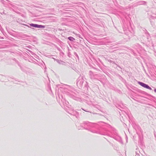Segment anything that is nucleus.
Returning a JSON list of instances; mask_svg holds the SVG:
<instances>
[{"label": "nucleus", "instance_id": "f257e3e1", "mask_svg": "<svg viewBox=\"0 0 156 156\" xmlns=\"http://www.w3.org/2000/svg\"><path fill=\"white\" fill-rule=\"evenodd\" d=\"M91 132L96 133H98L100 134L103 135H106L108 136H109L111 137H113L116 140H117V139L115 138V137H114L113 136V134L117 135L118 133L117 131L115 129H114L112 131H111V132H109V131L105 132L102 133L101 132H100L97 131L93 130H90Z\"/></svg>", "mask_w": 156, "mask_h": 156}, {"label": "nucleus", "instance_id": "f03ea898", "mask_svg": "<svg viewBox=\"0 0 156 156\" xmlns=\"http://www.w3.org/2000/svg\"><path fill=\"white\" fill-rule=\"evenodd\" d=\"M84 80L82 76H80L77 80L76 84L79 88L80 89L82 87Z\"/></svg>", "mask_w": 156, "mask_h": 156}, {"label": "nucleus", "instance_id": "7ed1b4c3", "mask_svg": "<svg viewBox=\"0 0 156 156\" xmlns=\"http://www.w3.org/2000/svg\"><path fill=\"white\" fill-rule=\"evenodd\" d=\"M58 94L59 98L61 99V102L64 105L68 107L69 104V102L66 100L64 97L61 94L60 95L59 94Z\"/></svg>", "mask_w": 156, "mask_h": 156}, {"label": "nucleus", "instance_id": "20e7f679", "mask_svg": "<svg viewBox=\"0 0 156 156\" xmlns=\"http://www.w3.org/2000/svg\"><path fill=\"white\" fill-rule=\"evenodd\" d=\"M90 122L88 121H84L83 122V123H81L80 126H82L83 129L88 130V127L89 126H90Z\"/></svg>", "mask_w": 156, "mask_h": 156}, {"label": "nucleus", "instance_id": "39448f33", "mask_svg": "<svg viewBox=\"0 0 156 156\" xmlns=\"http://www.w3.org/2000/svg\"><path fill=\"white\" fill-rule=\"evenodd\" d=\"M29 25L31 27H33L35 28H44L45 27V26L41 25H38L36 24H34V23H30L29 24Z\"/></svg>", "mask_w": 156, "mask_h": 156}, {"label": "nucleus", "instance_id": "423d86ee", "mask_svg": "<svg viewBox=\"0 0 156 156\" xmlns=\"http://www.w3.org/2000/svg\"><path fill=\"white\" fill-rule=\"evenodd\" d=\"M138 83L140 85H141V86L144 87V88L149 89L150 90H152L151 88L148 85L143 82H138Z\"/></svg>", "mask_w": 156, "mask_h": 156}, {"label": "nucleus", "instance_id": "0eeeda50", "mask_svg": "<svg viewBox=\"0 0 156 156\" xmlns=\"http://www.w3.org/2000/svg\"><path fill=\"white\" fill-rule=\"evenodd\" d=\"M91 79H95L97 77V75H94L93 73L91 71H89Z\"/></svg>", "mask_w": 156, "mask_h": 156}, {"label": "nucleus", "instance_id": "6e6552de", "mask_svg": "<svg viewBox=\"0 0 156 156\" xmlns=\"http://www.w3.org/2000/svg\"><path fill=\"white\" fill-rule=\"evenodd\" d=\"M90 126H89L88 127V130H89V129H90V128H93L97 126V125L96 124L92 123H90Z\"/></svg>", "mask_w": 156, "mask_h": 156}, {"label": "nucleus", "instance_id": "1a4fd4ad", "mask_svg": "<svg viewBox=\"0 0 156 156\" xmlns=\"http://www.w3.org/2000/svg\"><path fill=\"white\" fill-rule=\"evenodd\" d=\"M55 61H56L59 64L62 65H65V62L61 60H60L58 59L54 58Z\"/></svg>", "mask_w": 156, "mask_h": 156}, {"label": "nucleus", "instance_id": "9d476101", "mask_svg": "<svg viewBox=\"0 0 156 156\" xmlns=\"http://www.w3.org/2000/svg\"><path fill=\"white\" fill-rule=\"evenodd\" d=\"M72 98L75 100H76L78 101H80L81 100V98H79L77 97L74 96H72Z\"/></svg>", "mask_w": 156, "mask_h": 156}, {"label": "nucleus", "instance_id": "9b49d317", "mask_svg": "<svg viewBox=\"0 0 156 156\" xmlns=\"http://www.w3.org/2000/svg\"><path fill=\"white\" fill-rule=\"evenodd\" d=\"M138 5H145L146 4V2L144 1H140L137 2Z\"/></svg>", "mask_w": 156, "mask_h": 156}, {"label": "nucleus", "instance_id": "f8f14e48", "mask_svg": "<svg viewBox=\"0 0 156 156\" xmlns=\"http://www.w3.org/2000/svg\"><path fill=\"white\" fill-rule=\"evenodd\" d=\"M68 39L71 41H73L75 40V39L72 37H68Z\"/></svg>", "mask_w": 156, "mask_h": 156}, {"label": "nucleus", "instance_id": "ddd939ff", "mask_svg": "<svg viewBox=\"0 0 156 156\" xmlns=\"http://www.w3.org/2000/svg\"><path fill=\"white\" fill-rule=\"evenodd\" d=\"M119 141L122 144L123 143V142H122V139L121 138L119 137Z\"/></svg>", "mask_w": 156, "mask_h": 156}, {"label": "nucleus", "instance_id": "4468645a", "mask_svg": "<svg viewBox=\"0 0 156 156\" xmlns=\"http://www.w3.org/2000/svg\"><path fill=\"white\" fill-rule=\"evenodd\" d=\"M146 34L147 35V39H149V36H150L149 35V33L147 32H147H146Z\"/></svg>", "mask_w": 156, "mask_h": 156}, {"label": "nucleus", "instance_id": "2eb2a0df", "mask_svg": "<svg viewBox=\"0 0 156 156\" xmlns=\"http://www.w3.org/2000/svg\"><path fill=\"white\" fill-rule=\"evenodd\" d=\"M24 25L25 26H26L27 27H28L29 28H32V29H34V28H32L31 27H30L27 24H24Z\"/></svg>", "mask_w": 156, "mask_h": 156}, {"label": "nucleus", "instance_id": "dca6fc26", "mask_svg": "<svg viewBox=\"0 0 156 156\" xmlns=\"http://www.w3.org/2000/svg\"><path fill=\"white\" fill-rule=\"evenodd\" d=\"M74 54L77 58H79V56H78V55L76 52H75L74 53Z\"/></svg>", "mask_w": 156, "mask_h": 156}, {"label": "nucleus", "instance_id": "f3484780", "mask_svg": "<svg viewBox=\"0 0 156 156\" xmlns=\"http://www.w3.org/2000/svg\"><path fill=\"white\" fill-rule=\"evenodd\" d=\"M81 109H82L83 110V111H85V112H89L91 113V112H90V111H87V110H84V109H83V108H81Z\"/></svg>", "mask_w": 156, "mask_h": 156}, {"label": "nucleus", "instance_id": "a211bd4d", "mask_svg": "<svg viewBox=\"0 0 156 156\" xmlns=\"http://www.w3.org/2000/svg\"><path fill=\"white\" fill-rule=\"evenodd\" d=\"M108 61L110 62H112L113 63H115V62L111 60H108Z\"/></svg>", "mask_w": 156, "mask_h": 156}, {"label": "nucleus", "instance_id": "6ab92c4d", "mask_svg": "<svg viewBox=\"0 0 156 156\" xmlns=\"http://www.w3.org/2000/svg\"><path fill=\"white\" fill-rule=\"evenodd\" d=\"M135 156H140V155L137 153H136Z\"/></svg>", "mask_w": 156, "mask_h": 156}, {"label": "nucleus", "instance_id": "aec40b11", "mask_svg": "<svg viewBox=\"0 0 156 156\" xmlns=\"http://www.w3.org/2000/svg\"><path fill=\"white\" fill-rule=\"evenodd\" d=\"M154 91L155 92H156V89H154Z\"/></svg>", "mask_w": 156, "mask_h": 156}, {"label": "nucleus", "instance_id": "412c9836", "mask_svg": "<svg viewBox=\"0 0 156 156\" xmlns=\"http://www.w3.org/2000/svg\"><path fill=\"white\" fill-rule=\"evenodd\" d=\"M151 24L152 25V26H153V25L154 24V23H152L151 22Z\"/></svg>", "mask_w": 156, "mask_h": 156}, {"label": "nucleus", "instance_id": "4be33fe9", "mask_svg": "<svg viewBox=\"0 0 156 156\" xmlns=\"http://www.w3.org/2000/svg\"><path fill=\"white\" fill-rule=\"evenodd\" d=\"M116 64V65H117V66H118V67H119V68H121V67H120L118 65H117V64Z\"/></svg>", "mask_w": 156, "mask_h": 156}, {"label": "nucleus", "instance_id": "5701e85b", "mask_svg": "<svg viewBox=\"0 0 156 156\" xmlns=\"http://www.w3.org/2000/svg\"><path fill=\"white\" fill-rule=\"evenodd\" d=\"M62 54H64V53L63 52H62Z\"/></svg>", "mask_w": 156, "mask_h": 156}]
</instances>
